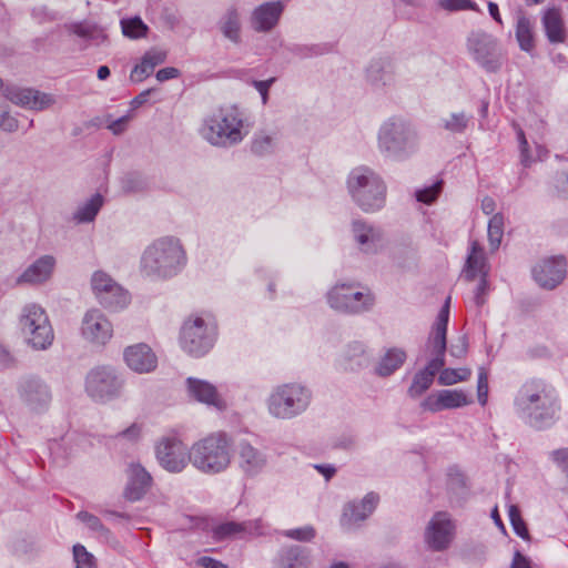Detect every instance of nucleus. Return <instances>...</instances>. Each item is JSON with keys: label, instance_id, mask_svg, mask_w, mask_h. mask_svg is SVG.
Returning <instances> with one entry per match:
<instances>
[{"label": "nucleus", "instance_id": "25", "mask_svg": "<svg viewBox=\"0 0 568 568\" xmlns=\"http://www.w3.org/2000/svg\"><path fill=\"white\" fill-rule=\"evenodd\" d=\"M152 485V477L140 464L131 463L128 468V483L124 498L129 501L142 499Z\"/></svg>", "mask_w": 568, "mask_h": 568}, {"label": "nucleus", "instance_id": "20", "mask_svg": "<svg viewBox=\"0 0 568 568\" xmlns=\"http://www.w3.org/2000/svg\"><path fill=\"white\" fill-rule=\"evenodd\" d=\"M266 532L267 527L262 519L248 520L244 523L225 521L217 524L212 528V538L215 541H222L244 534L263 536Z\"/></svg>", "mask_w": 568, "mask_h": 568}, {"label": "nucleus", "instance_id": "57", "mask_svg": "<svg viewBox=\"0 0 568 568\" xmlns=\"http://www.w3.org/2000/svg\"><path fill=\"white\" fill-rule=\"evenodd\" d=\"M516 132H517V140L519 143L521 164L524 166H529L532 162V159L529 154L528 142H527L526 135H525L523 129L519 126L516 128Z\"/></svg>", "mask_w": 568, "mask_h": 568}, {"label": "nucleus", "instance_id": "3", "mask_svg": "<svg viewBox=\"0 0 568 568\" xmlns=\"http://www.w3.org/2000/svg\"><path fill=\"white\" fill-rule=\"evenodd\" d=\"M251 124L244 110L235 104L217 108L202 122L200 134L211 145L232 148L250 133Z\"/></svg>", "mask_w": 568, "mask_h": 568}, {"label": "nucleus", "instance_id": "23", "mask_svg": "<svg viewBox=\"0 0 568 568\" xmlns=\"http://www.w3.org/2000/svg\"><path fill=\"white\" fill-rule=\"evenodd\" d=\"M470 404L467 394L462 389H443L430 394L422 402V408L437 413L444 409H453Z\"/></svg>", "mask_w": 568, "mask_h": 568}, {"label": "nucleus", "instance_id": "21", "mask_svg": "<svg viewBox=\"0 0 568 568\" xmlns=\"http://www.w3.org/2000/svg\"><path fill=\"white\" fill-rule=\"evenodd\" d=\"M237 464L245 476L255 477L265 470L268 458L248 442H241L237 446Z\"/></svg>", "mask_w": 568, "mask_h": 568}, {"label": "nucleus", "instance_id": "29", "mask_svg": "<svg viewBox=\"0 0 568 568\" xmlns=\"http://www.w3.org/2000/svg\"><path fill=\"white\" fill-rule=\"evenodd\" d=\"M283 11L284 4L281 1L262 3L252 13V28L258 32L272 30L277 24Z\"/></svg>", "mask_w": 568, "mask_h": 568}, {"label": "nucleus", "instance_id": "18", "mask_svg": "<svg viewBox=\"0 0 568 568\" xmlns=\"http://www.w3.org/2000/svg\"><path fill=\"white\" fill-rule=\"evenodd\" d=\"M566 266L564 256L548 257L532 268V275L541 287L552 290L566 277Z\"/></svg>", "mask_w": 568, "mask_h": 568}, {"label": "nucleus", "instance_id": "41", "mask_svg": "<svg viewBox=\"0 0 568 568\" xmlns=\"http://www.w3.org/2000/svg\"><path fill=\"white\" fill-rule=\"evenodd\" d=\"M110 290L100 302L102 306L111 311H120L129 305L130 294L120 284Z\"/></svg>", "mask_w": 568, "mask_h": 568}, {"label": "nucleus", "instance_id": "7", "mask_svg": "<svg viewBox=\"0 0 568 568\" xmlns=\"http://www.w3.org/2000/svg\"><path fill=\"white\" fill-rule=\"evenodd\" d=\"M312 399L313 393L306 385L292 382L273 387L265 404L272 417L287 420L304 414Z\"/></svg>", "mask_w": 568, "mask_h": 568}, {"label": "nucleus", "instance_id": "1", "mask_svg": "<svg viewBox=\"0 0 568 568\" xmlns=\"http://www.w3.org/2000/svg\"><path fill=\"white\" fill-rule=\"evenodd\" d=\"M514 409L526 425L546 429L559 418L560 402L550 384L540 378H530L517 390Z\"/></svg>", "mask_w": 568, "mask_h": 568}, {"label": "nucleus", "instance_id": "49", "mask_svg": "<svg viewBox=\"0 0 568 568\" xmlns=\"http://www.w3.org/2000/svg\"><path fill=\"white\" fill-rule=\"evenodd\" d=\"M73 559L75 568H97L94 556L81 544L73 546Z\"/></svg>", "mask_w": 568, "mask_h": 568}, {"label": "nucleus", "instance_id": "22", "mask_svg": "<svg viewBox=\"0 0 568 568\" xmlns=\"http://www.w3.org/2000/svg\"><path fill=\"white\" fill-rule=\"evenodd\" d=\"M354 240L364 253H377L384 246V236L379 227H376L364 220H355L352 223Z\"/></svg>", "mask_w": 568, "mask_h": 568}, {"label": "nucleus", "instance_id": "58", "mask_svg": "<svg viewBox=\"0 0 568 568\" xmlns=\"http://www.w3.org/2000/svg\"><path fill=\"white\" fill-rule=\"evenodd\" d=\"M549 457L568 479V447L552 450Z\"/></svg>", "mask_w": 568, "mask_h": 568}, {"label": "nucleus", "instance_id": "35", "mask_svg": "<svg viewBox=\"0 0 568 568\" xmlns=\"http://www.w3.org/2000/svg\"><path fill=\"white\" fill-rule=\"evenodd\" d=\"M277 146V134L267 130H258L251 141V151L257 156L273 154Z\"/></svg>", "mask_w": 568, "mask_h": 568}, {"label": "nucleus", "instance_id": "62", "mask_svg": "<svg viewBox=\"0 0 568 568\" xmlns=\"http://www.w3.org/2000/svg\"><path fill=\"white\" fill-rule=\"evenodd\" d=\"M32 17L39 22L54 21L58 19V13L48 9L44 6L37 7L32 10Z\"/></svg>", "mask_w": 568, "mask_h": 568}, {"label": "nucleus", "instance_id": "12", "mask_svg": "<svg viewBox=\"0 0 568 568\" xmlns=\"http://www.w3.org/2000/svg\"><path fill=\"white\" fill-rule=\"evenodd\" d=\"M122 386V381L111 367L93 368L85 378V392L95 402H108L118 397Z\"/></svg>", "mask_w": 568, "mask_h": 568}, {"label": "nucleus", "instance_id": "48", "mask_svg": "<svg viewBox=\"0 0 568 568\" xmlns=\"http://www.w3.org/2000/svg\"><path fill=\"white\" fill-rule=\"evenodd\" d=\"M471 375L469 368H444L438 376L440 385H454L458 382L467 381Z\"/></svg>", "mask_w": 568, "mask_h": 568}, {"label": "nucleus", "instance_id": "17", "mask_svg": "<svg viewBox=\"0 0 568 568\" xmlns=\"http://www.w3.org/2000/svg\"><path fill=\"white\" fill-rule=\"evenodd\" d=\"M3 92L6 99L12 103L34 111L45 110L55 102L52 94L40 92L30 88L7 85Z\"/></svg>", "mask_w": 568, "mask_h": 568}, {"label": "nucleus", "instance_id": "32", "mask_svg": "<svg viewBox=\"0 0 568 568\" xmlns=\"http://www.w3.org/2000/svg\"><path fill=\"white\" fill-rule=\"evenodd\" d=\"M450 296H448L440 308L436 322L433 326L428 344L432 353L445 354L447 348V325L449 320Z\"/></svg>", "mask_w": 568, "mask_h": 568}, {"label": "nucleus", "instance_id": "27", "mask_svg": "<svg viewBox=\"0 0 568 568\" xmlns=\"http://www.w3.org/2000/svg\"><path fill=\"white\" fill-rule=\"evenodd\" d=\"M186 388L189 396L193 399L213 406L219 410L226 408V402L219 394L213 384L203 379L189 377L186 379Z\"/></svg>", "mask_w": 568, "mask_h": 568}, {"label": "nucleus", "instance_id": "39", "mask_svg": "<svg viewBox=\"0 0 568 568\" xmlns=\"http://www.w3.org/2000/svg\"><path fill=\"white\" fill-rule=\"evenodd\" d=\"M220 30L223 36L234 43L241 41L240 14L235 9H230L220 20Z\"/></svg>", "mask_w": 568, "mask_h": 568}, {"label": "nucleus", "instance_id": "9", "mask_svg": "<svg viewBox=\"0 0 568 568\" xmlns=\"http://www.w3.org/2000/svg\"><path fill=\"white\" fill-rule=\"evenodd\" d=\"M466 44L471 59L486 72H498L507 60L499 41L487 32L473 31Z\"/></svg>", "mask_w": 568, "mask_h": 568}, {"label": "nucleus", "instance_id": "40", "mask_svg": "<svg viewBox=\"0 0 568 568\" xmlns=\"http://www.w3.org/2000/svg\"><path fill=\"white\" fill-rule=\"evenodd\" d=\"M473 122V115L464 111L453 112L447 118L440 120V125L446 131L454 134H463L466 132L470 123Z\"/></svg>", "mask_w": 568, "mask_h": 568}, {"label": "nucleus", "instance_id": "5", "mask_svg": "<svg viewBox=\"0 0 568 568\" xmlns=\"http://www.w3.org/2000/svg\"><path fill=\"white\" fill-rule=\"evenodd\" d=\"M346 184L352 200L364 212H377L385 206L387 186L382 176L369 166L354 168Z\"/></svg>", "mask_w": 568, "mask_h": 568}, {"label": "nucleus", "instance_id": "24", "mask_svg": "<svg viewBox=\"0 0 568 568\" xmlns=\"http://www.w3.org/2000/svg\"><path fill=\"white\" fill-rule=\"evenodd\" d=\"M123 356L129 368L139 374L150 373L158 366L155 353L144 343L128 346Z\"/></svg>", "mask_w": 568, "mask_h": 568}, {"label": "nucleus", "instance_id": "30", "mask_svg": "<svg viewBox=\"0 0 568 568\" xmlns=\"http://www.w3.org/2000/svg\"><path fill=\"white\" fill-rule=\"evenodd\" d=\"M54 267L55 258L52 255H42L17 277V284H42L50 280Z\"/></svg>", "mask_w": 568, "mask_h": 568}, {"label": "nucleus", "instance_id": "33", "mask_svg": "<svg viewBox=\"0 0 568 568\" xmlns=\"http://www.w3.org/2000/svg\"><path fill=\"white\" fill-rule=\"evenodd\" d=\"M166 60V51L158 48L148 50L141 58V62L131 71L130 79L133 82H142L151 75L154 69Z\"/></svg>", "mask_w": 568, "mask_h": 568}, {"label": "nucleus", "instance_id": "52", "mask_svg": "<svg viewBox=\"0 0 568 568\" xmlns=\"http://www.w3.org/2000/svg\"><path fill=\"white\" fill-rule=\"evenodd\" d=\"M345 358L349 362V367L353 369L354 365L362 366L365 362V346L361 342H353L348 344L345 351Z\"/></svg>", "mask_w": 568, "mask_h": 568}, {"label": "nucleus", "instance_id": "2", "mask_svg": "<svg viewBox=\"0 0 568 568\" xmlns=\"http://www.w3.org/2000/svg\"><path fill=\"white\" fill-rule=\"evenodd\" d=\"M186 263V251L180 239L162 236L143 250L139 270L145 278L168 281L178 276L184 270Z\"/></svg>", "mask_w": 568, "mask_h": 568}, {"label": "nucleus", "instance_id": "14", "mask_svg": "<svg viewBox=\"0 0 568 568\" xmlns=\"http://www.w3.org/2000/svg\"><path fill=\"white\" fill-rule=\"evenodd\" d=\"M456 534V525L446 511H437L429 520L424 540L433 551H444L449 548Z\"/></svg>", "mask_w": 568, "mask_h": 568}, {"label": "nucleus", "instance_id": "59", "mask_svg": "<svg viewBox=\"0 0 568 568\" xmlns=\"http://www.w3.org/2000/svg\"><path fill=\"white\" fill-rule=\"evenodd\" d=\"M477 395L478 402L485 405L488 396V373L484 368H480L478 373Z\"/></svg>", "mask_w": 568, "mask_h": 568}, {"label": "nucleus", "instance_id": "64", "mask_svg": "<svg viewBox=\"0 0 568 568\" xmlns=\"http://www.w3.org/2000/svg\"><path fill=\"white\" fill-rule=\"evenodd\" d=\"M555 187L560 197L568 199V173H558L555 181Z\"/></svg>", "mask_w": 568, "mask_h": 568}, {"label": "nucleus", "instance_id": "4", "mask_svg": "<svg viewBox=\"0 0 568 568\" xmlns=\"http://www.w3.org/2000/svg\"><path fill=\"white\" fill-rule=\"evenodd\" d=\"M419 149L417 126L408 119L393 115L377 131V150L384 159L404 162Z\"/></svg>", "mask_w": 568, "mask_h": 568}, {"label": "nucleus", "instance_id": "31", "mask_svg": "<svg viewBox=\"0 0 568 568\" xmlns=\"http://www.w3.org/2000/svg\"><path fill=\"white\" fill-rule=\"evenodd\" d=\"M489 265L481 245L477 241L470 243L469 253L463 270L466 281H474L477 276H488Z\"/></svg>", "mask_w": 568, "mask_h": 568}, {"label": "nucleus", "instance_id": "53", "mask_svg": "<svg viewBox=\"0 0 568 568\" xmlns=\"http://www.w3.org/2000/svg\"><path fill=\"white\" fill-rule=\"evenodd\" d=\"M329 48L326 44H312V45H294L291 51L300 58H312L322 55L328 52Z\"/></svg>", "mask_w": 568, "mask_h": 568}, {"label": "nucleus", "instance_id": "19", "mask_svg": "<svg viewBox=\"0 0 568 568\" xmlns=\"http://www.w3.org/2000/svg\"><path fill=\"white\" fill-rule=\"evenodd\" d=\"M366 83L373 90H385L396 82L395 64L389 58H378L369 62L365 71Z\"/></svg>", "mask_w": 568, "mask_h": 568}, {"label": "nucleus", "instance_id": "51", "mask_svg": "<svg viewBox=\"0 0 568 568\" xmlns=\"http://www.w3.org/2000/svg\"><path fill=\"white\" fill-rule=\"evenodd\" d=\"M508 516L510 524L513 526L514 531L516 535H518L520 538L528 540L529 539V532L526 526V523L521 518L520 510L516 505H510L508 510Z\"/></svg>", "mask_w": 568, "mask_h": 568}, {"label": "nucleus", "instance_id": "44", "mask_svg": "<svg viewBox=\"0 0 568 568\" xmlns=\"http://www.w3.org/2000/svg\"><path fill=\"white\" fill-rule=\"evenodd\" d=\"M122 33L130 39H141L146 37L149 27L140 17L126 18L120 21Z\"/></svg>", "mask_w": 568, "mask_h": 568}, {"label": "nucleus", "instance_id": "37", "mask_svg": "<svg viewBox=\"0 0 568 568\" xmlns=\"http://www.w3.org/2000/svg\"><path fill=\"white\" fill-rule=\"evenodd\" d=\"M104 199L100 193H95L89 200L80 204L73 213V220L78 223L92 222L103 206Z\"/></svg>", "mask_w": 568, "mask_h": 568}, {"label": "nucleus", "instance_id": "45", "mask_svg": "<svg viewBox=\"0 0 568 568\" xmlns=\"http://www.w3.org/2000/svg\"><path fill=\"white\" fill-rule=\"evenodd\" d=\"M505 217L501 213L491 216L488 223V242L493 251L498 250L504 236Z\"/></svg>", "mask_w": 568, "mask_h": 568}, {"label": "nucleus", "instance_id": "8", "mask_svg": "<svg viewBox=\"0 0 568 568\" xmlns=\"http://www.w3.org/2000/svg\"><path fill=\"white\" fill-rule=\"evenodd\" d=\"M19 328L23 341L36 351L48 349L54 341V332L45 310L37 303L26 304L19 315Z\"/></svg>", "mask_w": 568, "mask_h": 568}, {"label": "nucleus", "instance_id": "13", "mask_svg": "<svg viewBox=\"0 0 568 568\" xmlns=\"http://www.w3.org/2000/svg\"><path fill=\"white\" fill-rule=\"evenodd\" d=\"M155 457L162 468L178 474L191 463V448L176 436H165L155 445Z\"/></svg>", "mask_w": 568, "mask_h": 568}, {"label": "nucleus", "instance_id": "11", "mask_svg": "<svg viewBox=\"0 0 568 568\" xmlns=\"http://www.w3.org/2000/svg\"><path fill=\"white\" fill-rule=\"evenodd\" d=\"M215 326L202 317L190 318L181 328L180 342L182 348L192 356L205 355L214 345Z\"/></svg>", "mask_w": 568, "mask_h": 568}, {"label": "nucleus", "instance_id": "60", "mask_svg": "<svg viewBox=\"0 0 568 568\" xmlns=\"http://www.w3.org/2000/svg\"><path fill=\"white\" fill-rule=\"evenodd\" d=\"M479 283L475 290L474 302L478 307L486 303V295L489 292L488 276H479Z\"/></svg>", "mask_w": 568, "mask_h": 568}, {"label": "nucleus", "instance_id": "16", "mask_svg": "<svg viewBox=\"0 0 568 568\" xmlns=\"http://www.w3.org/2000/svg\"><path fill=\"white\" fill-rule=\"evenodd\" d=\"M81 332L87 341L105 345L113 335V326L100 310L92 308L83 316Z\"/></svg>", "mask_w": 568, "mask_h": 568}, {"label": "nucleus", "instance_id": "38", "mask_svg": "<svg viewBox=\"0 0 568 568\" xmlns=\"http://www.w3.org/2000/svg\"><path fill=\"white\" fill-rule=\"evenodd\" d=\"M70 31L80 38L91 41L95 44H101L106 41L108 36L105 30L92 22H77L70 26Z\"/></svg>", "mask_w": 568, "mask_h": 568}, {"label": "nucleus", "instance_id": "15", "mask_svg": "<svg viewBox=\"0 0 568 568\" xmlns=\"http://www.w3.org/2000/svg\"><path fill=\"white\" fill-rule=\"evenodd\" d=\"M20 399L32 410L39 412L47 408L51 402L49 386L37 376H27L18 384Z\"/></svg>", "mask_w": 568, "mask_h": 568}, {"label": "nucleus", "instance_id": "46", "mask_svg": "<svg viewBox=\"0 0 568 568\" xmlns=\"http://www.w3.org/2000/svg\"><path fill=\"white\" fill-rule=\"evenodd\" d=\"M91 285L98 301L101 302L103 295L109 294L110 288L116 286L118 283L109 274L98 271L92 275Z\"/></svg>", "mask_w": 568, "mask_h": 568}, {"label": "nucleus", "instance_id": "55", "mask_svg": "<svg viewBox=\"0 0 568 568\" xmlns=\"http://www.w3.org/2000/svg\"><path fill=\"white\" fill-rule=\"evenodd\" d=\"M443 182H436L433 185L416 191V200L425 204L433 203L442 191Z\"/></svg>", "mask_w": 568, "mask_h": 568}, {"label": "nucleus", "instance_id": "56", "mask_svg": "<svg viewBox=\"0 0 568 568\" xmlns=\"http://www.w3.org/2000/svg\"><path fill=\"white\" fill-rule=\"evenodd\" d=\"M438 6L447 11L478 10L477 4L470 0H438Z\"/></svg>", "mask_w": 568, "mask_h": 568}, {"label": "nucleus", "instance_id": "54", "mask_svg": "<svg viewBox=\"0 0 568 568\" xmlns=\"http://www.w3.org/2000/svg\"><path fill=\"white\" fill-rule=\"evenodd\" d=\"M122 189L125 193L142 192L146 189V182L138 174H129L122 181Z\"/></svg>", "mask_w": 568, "mask_h": 568}, {"label": "nucleus", "instance_id": "6", "mask_svg": "<svg viewBox=\"0 0 568 568\" xmlns=\"http://www.w3.org/2000/svg\"><path fill=\"white\" fill-rule=\"evenodd\" d=\"M232 460V439L225 433L211 434L191 447V464L201 473L215 475L225 471Z\"/></svg>", "mask_w": 568, "mask_h": 568}, {"label": "nucleus", "instance_id": "36", "mask_svg": "<svg viewBox=\"0 0 568 568\" xmlns=\"http://www.w3.org/2000/svg\"><path fill=\"white\" fill-rule=\"evenodd\" d=\"M405 359L406 353L402 348H389L381 358L376 373L383 377L389 376L404 364Z\"/></svg>", "mask_w": 568, "mask_h": 568}, {"label": "nucleus", "instance_id": "26", "mask_svg": "<svg viewBox=\"0 0 568 568\" xmlns=\"http://www.w3.org/2000/svg\"><path fill=\"white\" fill-rule=\"evenodd\" d=\"M378 501L379 496L376 493L371 491L366 494L361 501L348 503L344 507L343 516L341 519L342 526L351 528L353 525L365 520L373 514Z\"/></svg>", "mask_w": 568, "mask_h": 568}, {"label": "nucleus", "instance_id": "47", "mask_svg": "<svg viewBox=\"0 0 568 568\" xmlns=\"http://www.w3.org/2000/svg\"><path fill=\"white\" fill-rule=\"evenodd\" d=\"M434 376L430 372L419 371L415 374L413 383L408 388L410 397H418L425 393L433 384Z\"/></svg>", "mask_w": 568, "mask_h": 568}, {"label": "nucleus", "instance_id": "34", "mask_svg": "<svg viewBox=\"0 0 568 568\" xmlns=\"http://www.w3.org/2000/svg\"><path fill=\"white\" fill-rule=\"evenodd\" d=\"M542 24L546 36L551 43H559L565 41V28L557 9H549L542 17Z\"/></svg>", "mask_w": 568, "mask_h": 568}, {"label": "nucleus", "instance_id": "43", "mask_svg": "<svg viewBox=\"0 0 568 568\" xmlns=\"http://www.w3.org/2000/svg\"><path fill=\"white\" fill-rule=\"evenodd\" d=\"M77 518L83 523L87 528L92 531L95 537L101 538L103 540H109L111 537V531L106 528L99 517L92 515L88 511H80L77 514Z\"/></svg>", "mask_w": 568, "mask_h": 568}, {"label": "nucleus", "instance_id": "61", "mask_svg": "<svg viewBox=\"0 0 568 568\" xmlns=\"http://www.w3.org/2000/svg\"><path fill=\"white\" fill-rule=\"evenodd\" d=\"M141 437V426L138 424H132L123 432L119 433L115 438L118 440H128L129 443H136Z\"/></svg>", "mask_w": 568, "mask_h": 568}, {"label": "nucleus", "instance_id": "10", "mask_svg": "<svg viewBox=\"0 0 568 568\" xmlns=\"http://www.w3.org/2000/svg\"><path fill=\"white\" fill-rule=\"evenodd\" d=\"M327 303L335 311L361 314L369 311L375 302L368 290L354 283H338L327 292Z\"/></svg>", "mask_w": 568, "mask_h": 568}, {"label": "nucleus", "instance_id": "28", "mask_svg": "<svg viewBox=\"0 0 568 568\" xmlns=\"http://www.w3.org/2000/svg\"><path fill=\"white\" fill-rule=\"evenodd\" d=\"M311 549L298 545L282 547L273 560V568H310Z\"/></svg>", "mask_w": 568, "mask_h": 568}, {"label": "nucleus", "instance_id": "42", "mask_svg": "<svg viewBox=\"0 0 568 568\" xmlns=\"http://www.w3.org/2000/svg\"><path fill=\"white\" fill-rule=\"evenodd\" d=\"M516 38L521 50L529 52L534 49L532 23L525 16H520L517 19Z\"/></svg>", "mask_w": 568, "mask_h": 568}, {"label": "nucleus", "instance_id": "63", "mask_svg": "<svg viewBox=\"0 0 568 568\" xmlns=\"http://www.w3.org/2000/svg\"><path fill=\"white\" fill-rule=\"evenodd\" d=\"M18 128H19V122L13 115H11L7 111L0 112V129L1 130L12 133V132H16L18 130Z\"/></svg>", "mask_w": 568, "mask_h": 568}, {"label": "nucleus", "instance_id": "50", "mask_svg": "<svg viewBox=\"0 0 568 568\" xmlns=\"http://www.w3.org/2000/svg\"><path fill=\"white\" fill-rule=\"evenodd\" d=\"M281 535L301 542H308L315 538L316 529L312 525H306L298 528L282 530Z\"/></svg>", "mask_w": 568, "mask_h": 568}]
</instances>
